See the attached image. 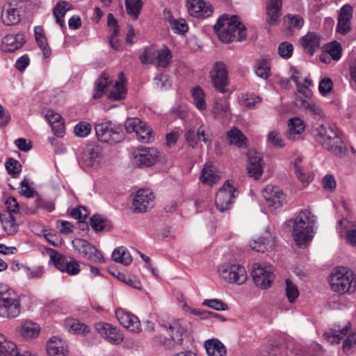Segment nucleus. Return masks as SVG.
<instances>
[{"instance_id": "1", "label": "nucleus", "mask_w": 356, "mask_h": 356, "mask_svg": "<svg viewBox=\"0 0 356 356\" xmlns=\"http://www.w3.org/2000/svg\"><path fill=\"white\" fill-rule=\"evenodd\" d=\"M316 140L322 147L338 157H343L348 153L339 130L334 125L325 124L316 129Z\"/></svg>"}, {"instance_id": "10", "label": "nucleus", "mask_w": 356, "mask_h": 356, "mask_svg": "<svg viewBox=\"0 0 356 356\" xmlns=\"http://www.w3.org/2000/svg\"><path fill=\"white\" fill-rule=\"evenodd\" d=\"M252 276L257 286L266 289L271 286L274 279L273 267L271 266H264L259 263H255L252 265Z\"/></svg>"}, {"instance_id": "15", "label": "nucleus", "mask_w": 356, "mask_h": 356, "mask_svg": "<svg viewBox=\"0 0 356 356\" xmlns=\"http://www.w3.org/2000/svg\"><path fill=\"white\" fill-rule=\"evenodd\" d=\"M97 332L112 344H120L124 340V334L117 327L110 323L99 322L95 324Z\"/></svg>"}, {"instance_id": "5", "label": "nucleus", "mask_w": 356, "mask_h": 356, "mask_svg": "<svg viewBox=\"0 0 356 356\" xmlns=\"http://www.w3.org/2000/svg\"><path fill=\"white\" fill-rule=\"evenodd\" d=\"M330 285L335 292L342 294L353 293L356 289V278L348 268L337 267L330 275Z\"/></svg>"}, {"instance_id": "46", "label": "nucleus", "mask_w": 356, "mask_h": 356, "mask_svg": "<svg viewBox=\"0 0 356 356\" xmlns=\"http://www.w3.org/2000/svg\"><path fill=\"white\" fill-rule=\"evenodd\" d=\"M143 4L142 0H125L127 12L134 19L138 18Z\"/></svg>"}, {"instance_id": "11", "label": "nucleus", "mask_w": 356, "mask_h": 356, "mask_svg": "<svg viewBox=\"0 0 356 356\" xmlns=\"http://www.w3.org/2000/svg\"><path fill=\"white\" fill-rule=\"evenodd\" d=\"M74 248L84 257L95 262L104 263L105 261L102 253L88 241L81 238L72 241Z\"/></svg>"}, {"instance_id": "43", "label": "nucleus", "mask_w": 356, "mask_h": 356, "mask_svg": "<svg viewBox=\"0 0 356 356\" xmlns=\"http://www.w3.org/2000/svg\"><path fill=\"white\" fill-rule=\"evenodd\" d=\"M255 73L258 76L264 79H267L270 76V67L267 58H261L257 60Z\"/></svg>"}, {"instance_id": "17", "label": "nucleus", "mask_w": 356, "mask_h": 356, "mask_svg": "<svg viewBox=\"0 0 356 356\" xmlns=\"http://www.w3.org/2000/svg\"><path fill=\"white\" fill-rule=\"evenodd\" d=\"M115 316L119 323L130 332L140 333L142 331L140 321L134 314L118 308L115 311Z\"/></svg>"}, {"instance_id": "52", "label": "nucleus", "mask_w": 356, "mask_h": 356, "mask_svg": "<svg viewBox=\"0 0 356 356\" xmlns=\"http://www.w3.org/2000/svg\"><path fill=\"white\" fill-rule=\"evenodd\" d=\"M356 348V332L349 334L344 340L342 349L346 355H350Z\"/></svg>"}, {"instance_id": "42", "label": "nucleus", "mask_w": 356, "mask_h": 356, "mask_svg": "<svg viewBox=\"0 0 356 356\" xmlns=\"http://www.w3.org/2000/svg\"><path fill=\"white\" fill-rule=\"evenodd\" d=\"M110 82L109 76L106 73H102L95 83L93 98L95 99L100 98Z\"/></svg>"}, {"instance_id": "37", "label": "nucleus", "mask_w": 356, "mask_h": 356, "mask_svg": "<svg viewBox=\"0 0 356 356\" xmlns=\"http://www.w3.org/2000/svg\"><path fill=\"white\" fill-rule=\"evenodd\" d=\"M34 34L35 40L42 51L44 56L49 58L51 54V50L47 42L44 29L40 26H35L34 28Z\"/></svg>"}, {"instance_id": "34", "label": "nucleus", "mask_w": 356, "mask_h": 356, "mask_svg": "<svg viewBox=\"0 0 356 356\" xmlns=\"http://www.w3.org/2000/svg\"><path fill=\"white\" fill-rule=\"evenodd\" d=\"M351 324L350 322L347 323L343 328L330 329L323 334L325 339L330 343H339L345 336L348 334Z\"/></svg>"}, {"instance_id": "3", "label": "nucleus", "mask_w": 356, "mask_h": 356, "mask_svg": "<svg viewBox=\"0 0 356 356\" xmlns=\"http://www.w3.org/2000/svg\"><path fill=\"white\" fill-rule=\"evenodd\" d=\"M316 218L309 210H302L293 220L292 235L296 245L302 246L313 238Z\"/></svg>"}, {"instance_id": "48", "label": "nucleus", "mask_w": 356, "mask_h": 356, "mask_svg": "<svg viewBox=\"0 0 356 356\" xmlns=\"http://www.w3.org/2000/svg\"><path fill=\"white\" fill-rule=\"evenodd\" d=\"M261 99L259 97L253 94L242 95L240 98V104L246 108H252L257 104L261 102Z\"/></svg>"}, {"instance_id": "4", "label": "nucleus", "mask_w": 356, "mask_h": 356, "mask_svg": "<svg viewBox=\"0 0 356 356\" xmlns=\"http://www.w3.org/2000/svg\"><path fill=\"white\" fill-rule=\"evenodd\" d=\"M20 296L6 284H0V318L13 319L22 312Z\"/></svg>"}, {"instance_id": "9", "label": "nucleus", "mask_w": 356, "mask_h": 356, "mask_svg": "<svg viewBox=\"0 0 356 356\" xmlns=\"http://www.w3.org/2000/svg\"><path fill=\"white\" fill-rule=\"evenodd\" d=\"M49 264L52 263L62 273H66L71 276L76 275L80 273V265L76 259H71L67 260L65 256L54 249H49Z\"/></svg>"}, {"instance_id": "8", "label": "nucleus", "mask_w": 356, "mask_h": 356, "mask_svg": "<svg viewBox=\"0 0 356 356\" xmlns=\"http://www.w3.org/2000/svg\"><path fill=\"white\" fill-rule=\"evenodd\" d=\"M220 277L228 283L242 284L248 278L245 268L236 264L225 263L218 268Z\"/></svg>"}, {"instance_id": "31", "label": "nucleus", "mask_w": 356, "mask_h": 356, "mask_svg": "<svg viewBox=\"0 0 356 356\" xmlns=\"http://www.w3.org/2000/svg\"><path fill=\"white\" fill-rule=\"evenodd\" d=\"M289 130L287 138L290 140H295L300 138V134L305 130V124L299 118L290 119L288 122Z\"/></svg>"}, {"instance_id": "38", "label": "nucleus", "mask_w": 356, "mask_h": 356, "mask_svg": "<svg viewBox=\"0 0 356 356\" xmlns=\"http://www.w3.org/2000/svg\"><path fill=\"white\" fill-rule=\"evenodd\" d=\"M227 139L230 145L238 147H247L248 139L246 136L236 127H233L227 133Z\"/></svg>"}, {"instance_id": "57", "label": "nucleus", "mask_w": 356, "mask_h": 356, "mask_svg": "<svg viewBox=\"0 0 356 356\" xmlns=\"http://www.w3.org/2000/svg\"><path fill=\"white\" fill-rule=\"evenodd\" d=\"M91 125L86 122H81L74 127V134L79 137H86L91 131Z\"/></svg>"}, {"instance_id": "63", "label": "nucleus", "mask_w": 356, "mask_h": 356, "mask_svg": "<svg viewBox=\"0 0 356 356\" xmlns=\"http://www.w3.org/2000/svg\"><path fill=\"white\" fill-rule=\"evenodd\" d=\"M143 122L137 118H128L125 122V129L128 133L136 132Z\"/></svg>"}, {"instance_id": "40", "label": "nucleus", "mask_w": 356, "mask_h": 356, "mask_svg": "<svg viewBox=\"0 0 356 356\" xmlns=\"http://www.w3.org/2000/svg\"><path fill=\"white\" fill-rule=\"evenodd\" d=\"M302 158L298 156L295 159L293 166L295 172L298 179L302 183H309L312 181L313 175L309 172H306L302 166Z\"/></svg>"}, {"instance_id": "55", "label": "nucleus", "mask_w": 356, "mask_h": 356, "mask_svg": "<svg viewBox=\"0 0 356 356\" xmlns=\"http://www.w3.org/2000/svg\"><path fill=\"white\" fill-rule=\"evenodd\" d=\"M197 136L199 140L204 142L205 144H211V134L207 126L204 124L201 125L197 130Z\"/></svg>"}, {"instance_id": "62", "label": "nucleus", "mask_w": 356, "mask_h": 356, "mask_svg": "<svg viewBox=\"0 0 356 356\" xmlns=\"http://www.w3.org/2000/svg\"><path fill=\"white\" fill-rule=\"evenodd\" d=\"M5 204L6 206V209L3 212H8L14 216L19 213V205L16 198L13 197H9L5 202Z\"/></svg>"}, {"instance_id": "20", "label": "nucleus", "mask_w": 356, "mask_h": 356, "mask_svg": "<svg viewBox=\"0 0 356 356\" xmlns=\"http://www.w3.org/2000/svg\"><path fill=\"white\" fill-rule=\"evenodd\" d=\"M263 196L269 207H280L284 199L283 192L278 187L270 185L263 191Z\"/></svg>"}, {"instance_id": "41", "label": "nucleus", "mask_w": 356, "mask_h": 356, "mask_svg": "<svg viewBox=\"0 0 356 356\" xmlns=\"http://www.w3.org/2000/svg\"><path fill=\"white\" fill-rule=\"evenodd\" d=\"M191 94L193 99V104L200 111H204L207 108L205 101V94L200 86H196L191 90Z\"/></svg>"}, {"instance_id": "21", "label": "nucleus", "mask_w": 356, "mask_h": 356, "mask_svg": "<svg viewBox=\"0 0 356 356\" xmlns=\"http://www.w3.org/2000/svg\"><path fill=\"white\" fill-rule=\"evenodd\" d=\"M338 232L346 238L347 243L356 246V224L350 222L347 219L339 221Z\"/></svg>"}, {"instance_id": "44", "label": "nucleus", "mask_w": 356, "mask_h": 356, "mask_svg": "<svg viewBox=\"0 0 356 356\" xmlns=\"http://www.w3.org/2000/svg\"><path fill=\"white\" fill-rule=\"evenodd\" d=\"M65 327L70 332L74 334H86L89 332V328L86 325L75 319H67L65 322Z\"/></svg>"}, {"instance_id": "51", "label": "nucleus", "mask_w": 356, "mask_h": 356, "mask_svg": "<svg viewBox=\"0 0 356 356\" xmlns=\"http://www.w3.org/2000/svg\"><path fill=\"white\" fill-rule=\"evenodd\" d=\"M168 21L172 29L175 33L182 34L188 31V25L184 19H177L173 17H171L169 19Z\"/></svg>"}, {"instance_id": "28", "label": "nucleus", "mask_w": 356, "mask_h": 356, "mask_svg": "<svg viewBox=\"0 0 356 356\" xmlns=\"http://www.w3.org/2000/svg\"><path fill=\"white\" fill-rule=\"evenodd\" d=\"M102 159L101 149L99 146H92L82 158V162L88 167L98 166Z\"/></svg>"}, {"instance_id": "59", "label": "nucleus", "mask_w": 356, "mask_h": 356, "mask_svg": "<svg viewBox=\"0 0 356 356\" xmlns=\"http://www.w3.org/2000/svg\"><path fill=\"white\" fill-rule=\"evenodd\" d=\"M203 305L217 311H225L228 309L227 305L219 299L205 300Z\"/></svg>"}, {"instance_id": "25", "label": "nucleus", "mask_w": 356, "mask_h": 356, "mask_svg": "<svg viewBox=\"0 0 356 356\" xmlns=\"http://www.w3.org/2000/svg\"><path fill=\"white\" fill-rule=\"evenodd\" d=\"M25 40L23 35H8L3 38L1 42V49L3 51L13 52L21 48Z\"/></svg>"}, {"instance_id": "61", "label": "nucleus", "mask_w": 356, "mask_h": 356, "mask_svg": "<svg viewBox=\"0 0 356 356\" xmlns=\"http://www.w3.org/2000/svg\"><path fill=\"white\" fill-rule=\"evenodd\" d=\"M293 50V45L288 42H282L278 47V54L284 58H290L292 55Z\"/></svg>"}, {"instance_id": "58", "label": "nucleus", "mask_w": 356, "mask_h": 356, "mask_svg": "<svg viewBox=\"0 0 356 356\" xmlns=\"http://www.w3.org/2000/svg\"><path fill=\"white\" fill-rule=\"evenodd\" d=\"M6 167L8 174L14 177H16V175H18L22 170V167L19 161L13 158L8 159Z\"/></svg>"}, {"instance_id": "14", "label": "nucleus", "mask_w": 356, "mask_h": 356, "mask_svg": "<svg viewBox=\"0 0 356 356\" xmlns=\"http://www.w3.org/2000/svg\"><path fill=\"white\" fill-rule=\"evenodd\" d=\"M210 78L213 87L222 93L227 92V70L224 63L216 62L210 72Z\"/></svg>"}, {"instance_id": "24", "label": "nucleus", "mask_w": 356, "mask_h": 356, "mask_svg": "<svg viewBox=\"0 0 356 356\" xmlns=\"http://www.w3.org/2000/svg\"><path fill=\"white\" fill-rule=\"evenodd\" d=\"M46 350L49 356H65L67 353V346L60 338L53 337L47 341Z\"/></svg>"}, {"instance_id": "33", "label": "nucleus", "mask_w": 356, "mask_h": 356, "mask_svg": "<svg viewBox=\"0 0 356 356\" xmlns=\"http://www.w3.org/2000/svg\"><path fill=\"white\" fill-rule=\"evenodd\" d=\"M204 348L208 356H226L225 346L217 339L207 340L204 342Z\"/></svg>"}, {"instance_id": "18", "label": "nucleus", "mask_w": 356, "mask_h": 356, "mask_svg": "<svg viewBox=\"0 0 356 356\" xmlns=\"http://www.w3.org/2000/svg\"><path fill=\"white\" fill-rule=\"evenodd\" d=\"M186 6L189 14L197 18H207L213 13L211 3L204 0H187Z\"/></svg>"}, {"instance_id": "47", "label": "nucleus", "mask_w": 356, "mask_h": 356, "mask_svg": "<svg viewBox=\"0 0 356 356\" xmlns=\"http://www.w3.org/2000/svg\"><path fill=\"white\" fill-rule=\"evenodd\" d=\"M286 284V296L289 302H293L299 296V290L290 279L285 280Z\"/></svg>"}, {"instance_id": "60", "label": "nucleus", "mask_w": 356, "mask_h": 356, "mask_svg": "<svg viewBox=\"0 0 356 356\" xmlns=\"http://www.w3.org/2000/svg\"><path fill=\"white\" fill-rule=\"evenodd\" d=\"M267 22L269 25L275 26L279 24L281 16V10L266 9Z\"/></svg>"}, {"instance_id": "26", "label": "nucleus", "mask_w": 356, "mask_h": 356, "mask_svg": "<svg viewBox=\"0 0 356 356\" xmlns=\"http://www.w3.org/2000/svg\"><path fill=\"white\" fill-rule=\"evenodd\" d=\"M119 80L117 81L111 88L108 98L111 100H120L124 99L127 94L125 87V76L123 72H120L118 75Z\"/></svg>"}, {"instance_id": "29", "label": "nucleus", "mask_w": 356, "mask_h": 356, "mask_svg": "<svg viewBox=\"0 0 356 356\" xmlns=\"http://www.w3.org/2000/svg\"><path fill=\"white\" fill-rule=\"evenodd\" d=\"M212 114L217 120H228L231 118L229 102L226 99L216 102L212 108Z\"/></svg>"}, {"instance_id": "45", "label": "nucleus", "mask_w": 356, "mask_h": 356, "mask_svg": "<svg viewBox=\"0 0 356 356\" xmlns=\"http://www.w3.org/2000/svg\"><path fill=\"white\" fill-rule=\"evenodd\" d=\"M112 259L124 265H129L132 261V257L129 252L126 251L123 247L118 248L112 253Z\"/></svg>"}, {"instance_id": "54", "label": "nucleus", "mask_w": 356, "mask_h": 356, "mask_svg": "<svg viewBox=\"0 0 356 356\" xmlns=\"http://www.w3.org/2000/svg\"><path fill=\"white\" fill-rule=\"evenodd\" d=\"M327 52L332 58L333 60H338L341 57V45L337 42H332L327 45Z\"/></svg>"}, {"instance_id": "56", "label": "nucleus", "mask_w": 356, "mask_h": 356, "mask_svg": "<svg viewBox=\"0 0 356 356\" xmlns=\"http://www.w3.org/2000/svg\"><path fill=\"white\" fill-rule=\"evenodd\" d=\"M287 19L289 28L300 29L304 24L303 18L299 15L289 14L286 16Z\"/></svg>"}, {"instance_id": "7", "label": "nucleus", "mask_w": 356, "mask_h": 356, "mask_svg": "<svg viewBox=\"0 0 356 356\" xmlns=\"http://www.w3.org/2000/svg\"><path fill=\"white\" fill-rule=\"evenodd\" d=\"M95 130L99 140L103 143H116L122 138L120 127L109 120H102L95 126Z\"/></svg>"}, {"instance_id": "53", "label": "nucleus", "mask_w": 356, "mask_h": 356, "mask_svg": "<svg viewBox=\"0 0 356 356\" xmlns=\"http://www.w3.org/2000/svg\"><path fill=\"white\" fill-rule=\"evenodd\" d=\"M107 224L108 221L100 215L95 214L90 218V225L95 231L104 230Z\"/></svg>"}, {"instance_id": "30", "label": "nucleus", "mask_w": 356, "mask_h": 356, "mask_svg": "<svg viewBox=\"0 0 356 356\" xmlns=\"http://www.w3.org/2000/svg\"><path fill=\"white\" fill-rule=\"evenodd\" d=\"M161 321V320H160ZM161 325L164 327L169 328L172 332L171 337L172 340L177 343H181L183 341V334L185 332V328L183 325V322L181 320L174 321L172 323H163L160 322Z\"/></svg>"}, {"instance_id": "49", "label": "nucleus", "mask_w": 356, "mask_h": 356, "mask_svg": "<svg viewBox=\"0 0 356 356\" xmlns=\"http://www.w3.org/2000/svg\"><path fill=\"white\" fill-rule=\"evenodd\" d=\"M0 356H35L28 355H19L17 345L11 341L5 343L3 349L1 350Z\"/></svg>"}, {"instance_id": "36", "label": "nucleus", "mask_w": 356, "mask_h": 356, "mask_svg": "<svg viewBox=\"0 0 356 356\" xmlns=\"http://www.w3.org/2000/svg\"><path fill=\"white\" fill-rule=\"evenodd\" d=\"M200 179L203 184L210 186L216 184L218 181L219 176L210 162L205 163L202 170Z\"/></svg>"}, {"instance_id": "6", "label": "nucleus", "mask_w": 356, "mask_h": 356, "mask_svg": "<svg viewBox=\"0 0 356 356\" xmlns=\"http://www.w3.org/2000/svg\"><path fill=\"white\" fill-rule=\"evenodd\" d=\"M172 58V52L167 47L160 49L154 47L146 48L140 56L143 64L152 63L159 67H167Z\"/></svg>"}, {"instance_id": "50", "label": "nucleus", "mask_w": 356, "mask_h": 356, "mask_svg": "<svg viewBox=\"0 0 356 356\" xmlns=\"http://www.w3.org/2000/svg\"><path fill=\"white\" fill-rule=\"evenodd\" d=\"M138 139L143 143H149L152 139V130L144 122L139 127L136 133Z\"/></svg>"}, {"instance_id": "35", "label": "nucleus", "mask_w": 356, "mask_h": 356, "mask_svg": "<svg viewBox=\"0 0 356 356\" xmlns=\"http://www.w3.org/2000/svg\"><path fill=\"white\" fill-rule=\"evenodd\" d=\"M0 220L3 230L8 235H14L17 232L19 225L17 223L14 215L8 212H1L0 214Z\"/></svg>"}, {"instance_id": "23", "label": "nucleus", "mask_w": 356, "mask_h": 356, "mask_svg": "<svg viewBox=\"0 0 356 356\" xmlns=\"http://www.w3.org/2000/svg\"><path fill=\"white\" fill-rule=\"evenodd\" d=\"M274 245L275 240L271 234L268 231L265 232L257 240H253L250 243V248L258 252H265L271 249Z\"/></svg>"}, {"instance_id": "22", "label": "nucleus", "mask_w": 356, "mask_h": 356, "mask_svg": "<svg viewBox=\"0 0 356 356\" xmlns=\"http://www.w3.org/2000/svg\"><path fill=\"white\" fill-rule=\"evenodd\" d=\"M321 36L314 32H309L301 38L300 42L305 53L312 56L321 46Z\"/></svg>"}, {"instance_id": "13", "label": "nucleus", "mask_w": 356, "mask_h": 356, "mask_svg": "<svg viewBox=\"0 0 356 356\" xmlns=\"http://www.w3.org/2000/svg\"><path fill=\"white\" fill-rule=\"evenodd\" d=\"M154 196L148 189H140L132 200L131 209L136 213H145L154 206Z\"/></svg>"}, {"instance_id": "12", "label": "nucleus", "mask_w": 356, "mask_h": 356, "mask_svg": "<svg viewBox=\"0 0 356 356\" xmlns=\"http://www.w3.org/2000/svg\"><path fill=\"white\" fill-rule=\"evenodd\" d=\"M236 189L229 181H227L218 191L216 196L215 204L221 212L228 210L236 197Z\"/></svg>"}, {"instance_id": "32", "label": "nucleus", "mask_w": 356, "mask_h": 356, "mask_svg": "<svg viewBox=\"0 0 356 356\" xmlns=\"http://www.w3.org/2000/svg\"><path fill=\"white\" fill-rule=\"evenodd\" d=\"M1 19L7 26L15 25L20 21L19 12L17 8H13L10 3L7 4L3 8Z\"/></svg>"}, {"instance_id": "19", "label": "nucleus", "mask_w": 356, "mask_h": 356, "mask_svg": "<svg viewBox=\"0 0 356 356\" xmlns=\"http://www.w3.org/2000/svg\"><path fill=\"white\" fill-rule=\"evenodd\" d=\"M353 13V8L350 4H346L341 8L337 24V31L339 33L346 35L351 31Z\"/></svg>"}, {"instance_id": "27", "label": "nucleus", "mask_w": 356, "mask_h": 356, "mask_svg": "<svg viewBox=\"0 0 356 356\" xmlns=\"http://www.w3.org/2000/svg\"><path fill=\"white\" fill-rule=\"evenodd\" d=\"M17 331L24 339L31 340L38 337L40 328L37 323L26 321L17 328Z\"/></svg>"}, {"instance_id": "39", "label": "nucleus", "mask_w": 356, "mask_h": 356, "mask_svg": "<svg viewBox=\"0 0 356 356\" xmlns=\"http://www.w3.org/2000/svg\"><path fill=\"white\" fill-rule=\"evenodd\" d=\"M71 9V5L66 1L58 2L54 8V15L56 18V23L60 25V27L65 26L63 17L67 10Z\"/></svg>"}, {"instance_id": "16", "label": "nucleus", "mask_w": 356, "mask_h": 356, "mask_svg": "<svg viewBox=\"0 0 356 356\" xmlns=\"http://www.w3.org/2000/svg\"><path fill=\"white\" fill-rule=\"evenodd\" d=\"M158 159V151L154 148L141 147L134 153L133 163L137 167H149Z\"/></svg>"}, {"instance_id": "2", "label": "nucleus", "mask_w": 356, "mask_h": 356, "mask_svg": "<svg viewBox=\"0 0 356 356\" xmlns=\"http://www.w3.org/2000/svg\"><path fill=\"white\" fill-rule=\"evenodd\" d=\"M219 39L225 43L242 41L246 38L245 26L238 21L236 16H221L214 26Z\"/></svg>"}, {"instance_id": "64", "label": "nucleus", "mask_w": 356, "mask_h": 356, "mask_svg": "<svg viewBox=\"0 0 356 356\" xmlns=\"http://www.w3.org/2000/svg\"><path fill=\"white\" fill-rule=\"evenodd\" d=\"M333 87V82L330 78L325 77L323 79L318 86V90L321 94L325 95L330 92Z\"/></svg>"}]
</instances>
